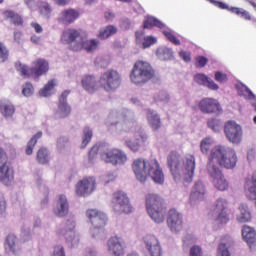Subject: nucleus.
<instances>
[{"label":"nucleus","instance_id":"obj_1","mask_svg":"<svg viewBox=\"0 0 256 256\" xmlns=\"http://www.w3.org/2000/svg\"><path fill=\"white\" fill-rule=\"evenodd\" d=\"M168 167L173 175L174 181H185L191 183L195 175V156L189 155L184 159L176 152L168 156Z\"/></svg>","mask_w":256,"mask_h":256},{"label":"nucleus","instance_id":"obj_2","mask_svg":"<svg viewBox=\"0 0 256 256\" xmlns=\"http://www.w3.org/2000/svg\"><path fill=\"white\" fill-rule=\"evenodd\" d=\"M132 169L137 181H140V183H145L147 177H151L154 183L158 185L165 183V175L157 160L146 161L143 158L135 159L132 163Z\"/></svg>","mask_w":256,"mask_h":256},{"label":"nucleus","instance_id":"obj_3","mask_svg":"<svg viewBox=\"0 0 256 256\" xmlns=\"http://www.w3.org/2000/svg\"><path fill=\"white\" fill-rule=\"evenodd\" d=\"M108 127H115L118 133H131L136 131L137 121L135 112L127 108H121L118 112H111L106 121Z\"/></svg>","mask_w":256,"mask_h":256},{"label":"nucleus","instance_id":"obj_4","mask_svg":"<svg viewBox=\"0 0 256 256\" xmlns=\"http://www.w3.org/2000/svg\"><path fill=\"white\" fill-rule=\"evenodd\" d=\"M208 163L220 165L224 169H235L237 165V153L233 148L215 146L210 152Z\"/></svg>","mask_w":256,"mask_h":256},{"label":"nucleus","instance_id":"obj_5","mask_svg":"<svg viewBox=\"0 0 256 256\" xmlns=\"http://www.w3.org/2000/svg\"><path fill=\"white\" fill-rule=\"evenodd\" d=\"M97 153L101 154L105 163H111V165H125V163H127V154L119 149L109 150V145H107V143L94 145L89 151V159H93Z\"/></svg>","mask_w":256,"mask_h":256},{"label":"nucleus","instance_id":"obj_6","mask_svg":"<svg viewBox=\"0 0 256 256\" xmlns=\"http://www.w3.org/2000/svg\"><path fill=\"white\" fill-rule=\"evenodd\" d=\"M145 206L148 216L154 223L161 224L165 221L167 209L163 205V198L157 194H147L145 197Z\"/></svg>","mask_w":256,"mask_h":256},{"label":"nucleus","instance_id":"obj_7","mask_svg":"<svg viewBox=\"0 0 256 256\" xmlns=\"http://www.w3.org/2000/svg\"><path fill=\"white\" fill-rule=\"evenodd\" d=\"M154 77L155 70L151 64L145 61H137L130 73L131 83L140 87L145 85V83H148V81H151V79Z\"/></svg>","mask_w":256,"mask_h":256},{"label":"nucleus","instance_id":"obj_8","mask_svg":"<svg viewBox=\"0 0 256 256\" xmlns=\"http://www.w3.org/2000/svg\"><path fill=\"white\" fill-rule=\"evenodd\" d=\"M77 223L74 218H69L66 221L60 224V227L57 229L58 237H64L68 247H77L79 245V241H81V237L79 233L75 231Z\"/></svg>","mask_w":256,"mask_h":256},{"label":"nucleus","instance_id":"obj_9","mask_svg":"<svg viewBox=\"0 0 256 256\" xmlns=\"http://www.w3.org/2000/svg\"><path fill=\"white\" fill-rule=\"evenodd\" d=\"M16 71L21 73L22 77H34V79H39L41 75H45L49 71V62L45 59H38L34 62L32 68H28L27 65L16 62L15 63Z\"/></svg>","mask_w":256,"mask_h":256},{"label":"nucleus","instance_id":"obj_10","mask_svg":"<svg viewBox=\"0 0 256 256\" xmlns=\"http://www.w3.org/2000/svg\"><path fill=\"white\" fill-rule=\"evenodd\" d=\"M229 202L225 198H218L211 209V217L216 225L229 223Z\"/></svg>","mask_w":256,"mask_h":256},{"label":"nucleus","instance_id":"obj_11","mask_svg":"<svg viewBox=\"0 0 256 256\" xmlns=\"http://www.w3.org/2000/svg\"><path fill=\"white\" fill-rule=\"evenodd\" d=\"M206 171L215 189L218 191H227V189H229V182L225 178V175H223L219 165L213 164V162H208L206 165Z\"/></svg>","mask_w":256,"mask_h":256},{"label":"nucleus","instance_id":"obj_12","mask_svg":"<svg viewBox=\"0 0 256 256\" xmlns=\"http://www.w3.org/2000/svg\"><path fill=\"white\" fill-rule=\"evenodd\" d=\"M122 81L123 78L119 72L116 70H108L101 74L99 84L110 93L111 91H117V89L121 87Z\"/></svg>","mask_w":256,"mask_h":256},{"label":"nucleus","instance_id":"obj_13","mask_svg":"<svg viewBox=\"0 0 256 256\" xmlns=\"http://www.w3.org/2000/svg\"><path fill=\"white\" fill-rule=\"evenodd\" d=\"M112 208L115 213L118 215H129V213L133 212V206H131V202L129 201V197L123 191H118L114 193L112 199Z\"/></svg>","mask_w":256,"mask_h":256},{"label":"nucleus","instance_id":"obj_14","mask_svg":"<svg viewBox=\"0 0 256 256\" xmlns=\"http://www.w3.org/2000/svg\"><path fill=\"white\" fill-rule=\"evenodd\" d=\"M61 41L64 45H69L71 51H81L83 34L76 29H67L62 33Z\"/></svg>","mask_w":256,"mask_h":256},{"label":"nucleus","instance_id":"obj_15","mask_svg":"<svg viewBox=\"0 0 256 256\" xmlns=\"http://www.w3.org/2000/svg\"><path fill=\"white\" fill-rule=\"evenodd\" d=\"M224 133L226 139L233 143V145H239L243 140V128L235 121H228L224 126Z\"/></svg>","mask_w":256,"mask_h":256},{"label":"nucleus","instance_id":"obj_16","mask_svg":"<svg viewBox=\"0 0 256 256\" xmlns=\"http://www.w3.org/2000/svg\"><path fill=\"white\" fill-rule=\"evenodd\" d=\"M184 225L183 213L175 208L170 209L167 216V226L171 233L179 234L183 231Z\"/></svg>","mask_w":256,"mask_h":256},{"label":"nucleus","instance_id":"obj_17","mask_svg":"<svg viewBox=\"0 0 256 256\" xmlns=\"http://www.w3.org/2000/svg\"><path fill=\"white\" fill-rule=\"evenodd\" d=\"M86 217L89 218L93 227H100V229H94L99 234L103 233V228L107 224V215L97 209H89L86 211Z\"/></svg>","mask_w":256,"mask_h":256},{"label":"nucleus","instance_id":"obj_18","mask_svg":"<svg viewBox=\"0 0 256 256\" xmlns=\"http://www.w3.org/2000/svg\"><path fill=\"white\" fill-rule=\"evenodd\" d=\"M200 111L202 113H206L208 115L215 114V115H221L223 113V108H221V104H219V101L212 98H204L199 102L198 105Z\"/></svg>","mask_w":256,"mask_h":256},{"label":"nucleus","instance_id":"obj_19","mask_svg":"<svg viewBox=\"0 0 256 256\" xmlns=\"http://www.w3.org/2000/svg\"><path fill=\"white\" fill-rule=\"evenodd\" d=\"M206 193L207 189L205 188V184L203 183V181H196L190 193L191 207H196V205H199L200 201H203V199H205Z\"/></svg>","mask_w":256,"mask_h":256},{"label":"nucleus","instance_id":"obj_20","mask_svg":"<svg viewBox=\"0 0 256 256\" xmlns=\"http://www.w3.org/2000/svg\"><path fill=\"white\" fill-rule=\"evenodd\" d=\"M52 211L55 217H59L60 219H63L69 215V200L65 194H60L57 196Z\"/></svg>","mask_w":256,"mask_h":256},{"label":"nucleus","instance_id":"obj_21","mask_svg":"<svg viewBox=\"0 0 256 256\" xmlns=\"http://www.w3.org/2000/svg\"><path fill=\"white\" fill-rule=\"evenodd\" d=\"M69 90L64 91L59 97L58 107L55 112V117L57 119H66L71 115V105L67 102V97H69Z\"/></svg>","mask_w":256,"mask_h":256},{"label":"nucleus","instance_id":"obj_22","mask_svg":"<svg viewBox=\"0 0 256 256\" xmlns=\"http://www.w3.org/2000/svg\"><path fill=\"white\" fill-rule=\"evenodd\" d=\"M15 179V174L13 172V167L7 162V155L5 160H0V181L3 185L9 187Z\"/></svg>","mask_w":256,"mask_h":256},{"label":"nucleus","instance_id":"obj_23","mask_svg":"<svg viewBox=\"0 0 256 256\" xmlns=\"http://www.w3.org/2000/svg\"><path fill=\"white\" fill-rule=\"evenodd\" d=\"M95 191V178L89 177L80 180L76 185V194L79 197H89Z\"/></svg>","mask_w":256,"mask_h":256},{"label":"nucleus","instance_id":"obj_24","mask_svg":"<svg viewBox=\"0 0 256 256\" xmlns=\"http://www.w3.org/2000/svg\"><path fill=\"white\" fill-rule=\"evenodd\" d=\"M147 256H161V244L154 235L148 234L143 238Z\"/></svg>","mask_w":256,"mask_h":256},{"label":"nucleus","instance_id":"obj_25","mask_svg":"<svg viewBox=\"0 0 256 256\" xmlns=\"http://www.w3.org/2000/svg\"><path fill=\"white\" fill-rule=\"evenodd\" d=\"M108 253L114 256H125V242L114 236L107 241Z\"/></svg>","mask_w":256,"mask_h":256},{"label":"nucleus","instance_id":"obj_26","mask_svg":"<svg viewBox=\"0 0 256 256\" xmlns=\"http://www.w3.org/2000/svg\"><path fill=\"white\" fill-rule=\"evenodd\" d=\"M79 11L73 8L62 10L57 18L58 23L61 25H72L79 19Z\"/></svg>","mask_w":256,"mask_h":256},{"label":"nucleus","instance_id":"obj_27","mask_svg":"<svg viewBox=\"0 0 256 256\" xmlns=\"http://www.w3.org/2000/svg\"><path fill=\"white\" fill-rule=\"evenodd\" d=\"M4 247L5 250L8 253H12V255H21V251L23 249L21 246V240H19L15 234H9L6 237Z\"/></svg>","mask_w":256,"mask_h":256},{"label":"nucleus","instance_id":"obj_28","mask_svg":"<svg viewBox=\"0 0 256 256\" xmlns=\"http://www.w3.org/2000/svg\"><path fill=\"white\" fill-rule=\"evenodd\" d=\"M147 141V135L140 134V138H136L135 141L125 140L124 145L130 149L133 153H139L143 149V145Z\"/></svg>","mask_w":256,"mask_h":256},{"label":"nucleus","instance_id":"obj_29","mask_svg":"<svg viewBox=\"0 0 256 256\" xmlns=\"http://www.w3.org/2000/svg\"><path fill=\"white\" fill-rule=\"evenodd\" d=\"M242 239L245 241L250 247L255 245L256 243V231L255 228L251 226L244 225L241 230Z\"/></svg>","mask_w":256,"mask_h":256},{"label":"nucleus","instance_id":"obj_30","mask_svg":"<svg viewBox=\"0 0 256 256\" xmlns=\"http://www.w3.org/2000/svg\"><path fill=\"white\" fill-rule=\"evenodd\" d=\"M99 40L97 39H90L87 40L85 36H82V41L80 42L81 45V51L84 49L86 53H93L99 49Z\"/></svg>","mask_w":256,"mask_h":256},{"label":"nucleus","instance_id":"obj_31","mask_svg":"<svg viewBox=\"0 0 256 256\" xmlns=\"http://www.w3.org/2000/svg\"><path fill=\"white\" fill-rule=\"evenodd\" d=\"M147 121L154 131H157L161 127V117L155 110L148 109L146 111Z\"/></svg>","mask_w":256,"mask_h":256},{"label":"nucleus","instance_id":"obj_32","mask_svg":"<svg viewBox=\"0 0 256 256\" xmlns=\"http://www.w3.org/2000/svg\"><path fill=\"white\" fill-rule=\"evenodd\" d=\"M81 83L82 87L85 89V91H88V93L97 91V80L95 79V76L86 75L82 78Z\"/></svg>","mask_w":256,"mask_h":256},{"label":"nucleus","instance_id":"obj_33","mask_svg":"<svg viewBox=\"0 0 256 256\" xmlns=\"http://www.w3.org/2000/svg\"><path fill=\"white\" fill-rule=\"evenodd\" d=\"M239 213L236 216L238 223H249L251 221V211L247 204H240Z\"/></svg>","mask_w":256,"mask_h":256},{"label":"nucleus","instance_id":"obj_34","mask_svg":"<svg viewBox=\"0 0 256 256\" xmlns=\"http://www.w3.org/2000/svg\"><path fill=\"white\" fill-rule=\"evenodd\" d=\"M37 162L40 165H47L49 161H51V153H49V149L42 147L37 152Z\"/></svg>","mask_w":256,"mask_h":256},{"label":"nucleus","instance_id":"obj_35","mask_svg":"<svg viewBox=\"0 0 256 256\" xmlns=\"http://www.w3.org/2000/svg\"><path fill=\"white\" fill-rule=\"evenodd\" d=\"M246 193L250 199H256V171L252 175V179L245 186Z\"/></svg>","mask_w":256,"mask_h":256},{"label":"nucleus","instance_id":"obj_36","mask_svg":"<svg viewBox=\"0 0 256 256\" xmlns=\"http://www.w3.org/2000/svg\"><path fill=\"white\" fill-rule=\"evenodd\" d=\"M156 55L161 61H170V59H173V50L167 47H160L157 49Z\"/></svg>","mask_w":256,"mask_h":256},{"label":"nucleus","instance_id":"obj_37","mask_svg":"<svg viewBox=\"0 0 256 256\" xmlns=\"http://www.w3.org/2000/svg\"><path fill=\"white\" fill-rule=\"evenodd\" d=\"M38 11L44 19H50L51 13H53V9L51 8V5H49L47 2H39Z\"/></svg>","mask_w":256,"mask_h":256},{"label":"nucleus","instance_id":"obj_38","mask_svg":"<svg viewBox=\"0 0 256 256\" xmlns=\"http://www.w3.org/2000/svg\"><path fill=\"white\" fill-rule=\"evenodd\" d=\"M117 31V26L108 25L100 30L98 37L99 39H109V37H112V35H116Z\"/></svg>","mask_w":256,"mask_h":256},{"label":"nucleus","instance_id":"obj_39","mask_svg":"<svg viewBox=\"0 0 256 256\" xmlns=\"http://www.w3.org/2000/svg\"><path fill=\"white\" fill-rule=\"evenodd\" d=\"M150 27H158V29H164L165 24L155 17L148 16L144 21V29H150Z\"/></svg>","mask_w":256,"mask_h":256},{"label":"nucleus","instance_id":"obj_40","mask_svg":"<svg viewBox=\"0 0 256 256\" xmlns=\"http://www.w3.org/2000/svg\"><path fill=\"white\" fill-rule=\"evenodd\" d=\"M41 137H43V132L39 131L29 140L26 147V155H33V149Z\"/></svg>","mask_w":256,"mask_h":256},{"label":"nucleus","instance_id":"obj_41","mask_svg":"<svg viewBox=\"0 0 256 256\" xmlns=\"http://www.w3.org/2000/svg\"><path fill=\"white\" fill-rule=\"evenodd\" d=\"M91 139H93V130L89 127H85L83 129L81 149H85V147L91 143Z\"/></svg>","mask_w":256,"mask_h":256},{"label":"nucleus","instance_id":"obj_42","mask_svg":"<svg viewBox=\"0 0 256 256\" xmlns=\"http://www.w3.org/2000/svg\"><path fill=\"white\" fill-rule=\"evenodd\" d=\"M0 110L4 117H13V113H15V106L10 102H4L0 104Z\"/></svg>","mask_w":256,"mask_h":256},{"label":"nucleus","instance_id":"obj_43","mask_svg":"<svg viewBox=\"0 0 256 256\" xmlns=\"http://www.w3.org/2000/svg\"><path fill=\"white\" fill-rule=\"evenodd\" d=\"M207 125L214 133H219L223 129V122L217 118L208 119Z\"/></svg>","mask_w":256,"mask_h":256},{"label":"nucleus","instance_id":"obj_44","mask_svg":"<svg viewBox=\"0 0 256 256\" xmlns=\"http://www.w3.org/2000/svg\"><path fill=\"white\" fill-rule=\"evenodd\" d=\"M5 15L7 17V19H10L11 23H13V25L19 26V25H23V18H21V16L19 14H16L13 11H6Z\"/></svg>","mask_w":256,"mask_h":256},{"label":"nucleus","instance_id":"obj_45","mask_svg":"<svg viewBox=\"0 0 256 256\" xmlns=\"http://www.w3.org/2000/svg\"><path fill=\"white\" fill-rule=\"evenodd\" d=\"M231 13H234L235 15H238L242 19H245L246 21H251V14L243 8L239 7H231L230 9Z\"/></svg>","mask_w":256,"mask_h":256},{"label":"nucleus","instance_id":"obj_46","mask_svg":"<svg viewBox=\"0 0 256 256\" xmlns=\"http://www.w3.org/2000/svg\"><path fill=\"white\" fill-rule=\"evenodd\" d=\"M53 87H55V81L54 80H50L43 89H41L39 91V94L41 97H51V95L53 94Z\"/></svg>","mask_w":256,"mask_h":256},{"label":"nucleus","instance_id":"obj_47","mask_svg":"<svg viewBox=\"0 0 256 256\" xmlns=\"http://www.w3.org/2000/svg\"><path fill=\"white\" fill-rule=\"evenodd\" d=\"M163 35L170 41V43H173L174 45H181V41L175 37V34L173 30L167 28L166 30H163Z\"/></svg>","mask_w":256,"mask_h":256},{"label":"nucleus","instance_id":"obj_48","mask_svg":"<svg viewBox=\"0 0 256 256\" xmlns=\"http://www.w3.org/2000/svg\"><path fill=\"white\" fill-rule=\"evenodd\" d=\"M197 243V237L194 234H186L183 238V247L189 249L191 245Z\"/></svg>","mask_w":256,"mask_h":256},{"label":"nucleus","instance_id":"obj_49","mask_svg":"<svg viewBox=\"0 0 256 256\" xmlns=\"http://www.w3.org/2000/svg\"><path fill=\"white\" fill-rule=\"evenodd\" d=\"M212 145H213V138L211 137L204 138L200 143V149L202 153L204 154L209 153V149H211Z\"/></svg>","mask_w":256,"mask_h":256},{"label":"nucleus","instance_id":"obj_50","mask_svg":"<svg viewBox=\"0 0 256 256\" xmlns=\"http://www.w3.org/2000/svg\"><path fill=\"white\" fill-rule=\"evenodd\" d=\"M154 99L155 101H159L160 103H163L165 105L169 103L171 97L169 96V93H167V91L162 90L154 97Z\"/></svg>","mask_w":256,"mask_h":256},{"label":"nucleus","instance_id":"obj_51","mask_svg":"<svg viewBox=\"0 0 256 256\" xmlns=\"http://www.w3.org/2000/svg\"><path fill=\"white\" fill-rule=\"evenodd\" d=\"M95 229H101V226H92L90 228V235L93 239H104L105 237V228H102V233L99 234V231Z\"/></svg>","mask_w":256,"mask_h":256},{"label":"nucleus","instance_id":"obj_52","mask_svg":"<svg viewBox=\"0 0 256 256\" xmlns=\"http://www.w3.org/2000/svg\"><path fill=\"white\" fill-rule=\"evenodd\" d=\"M157 43V38L153 36H146L141 41L140 45H142L143 49H148L151 45H155Z\"/></svg>","mask_w":256,"mask_h":256},{"label":"nucleus","instance_id":"obj_53","mask_svg":"<svg viewBox=\"0 0 256 256\" xmlns=\"http://www.w3.org/2000/svg\"><path fill=\"white\" fill-rule=\"evenodd\" d=\"M9 59V49L3 42H0V60L1 63H5Z\"/></svg>","mask_w":256,"mask_h":256},{"label":"nucleus","instance_id":"obj_54","mask_svg":"<svg viewBox=\"0 0 256 256\" xmlns=\"http://www.w3.org/2000/svg\"><path fill=\"white\" fill-rule=\"evenodd\" d=\"M109 63V57L98 56L95 59V64L98 65V67H101L102 69H107V67H109Z\"/></svg>","mask_w":256,"mask_h":256},{"label":"nucleus","instance_id":"obj_55","mask_svg":"<svg viewBox=\"0 0 256 256\" xmlns=\"http://www.w3.org/2000/svg\"><path fill=\"white\" fill-rule=\"evenodd\" d=\"M216 256H231L229 253V247L225 243H220L217 248Z\"/></svg>","mask_w":256,"mask_h":256},{"label":"nucleus","instance_id":"obj_56","mask_svg":"<svg viewBox=\"0 0 256 256\" xmlns=\"http://www.w3.org/2000/svg\"><path fill=\"white\" fill-rule=\"evenodd\" d=\"M239 95H242L243 97L249 100L255 99V94H253V91H251V89H249L247 86H243L239 90Z\"/></svg>","mask_w":256,"mask_h":256},{"label":"nucleus","instance_id":"obj_57","mask_svg":"<svg viewBox=\"0 0 256 256\" xmlns=\"http://www.w3.org/2000/svg\"><path fill=\"white\" fill-rule=\"evenodd\" d=\"M35 89L33 88V84H31V82H26L23 85V89H22V95H24V97H31V95H33Z\"/></svg>","mask_w":256,"mask_h":256},{"label":"nucleus","instance_id":"obj_58","mask_svg":"<svg viewBox=\"0 0 256 256\" xmlns=\"http://www.w3.org/2000/svg\"><path fill=\"white\" fill-rule=\"evenodd\" d=\"M67 143H69V138L62 136L57 140V149L60 153L65 151V147H67Z\"/></svg>","mask_w":256,"mask_h":256},{"label":"nucleus","instance_id":"obj_59","mask_svg":"<svg viewBox=\"0 0 256 256\" xmlns=\"http://www.w3.org/2000/svg\"><path fill=\"white\" fill-rule=\"evenodd\" d=\"M208 80H209V77H207V75L205 74H196L194 76V81L198 83V85H203V87L207 85Z\"/></svg>","mask_w":256,"mask_h":256},{"label":"nucleus","instance_id":"obj_60","mask_svg":"<svg viewBox=\"0 0 256 256\" xmlns=\"http://www.w3.org/2000/svg\"><path fill=\"white\" fill-rule=\"evenodd\" d=\"M21 238L23 241H30L31 239V228L29 226H23L21 229Z\"/></svg>","mask_w":256,"mask_h":256},{"label":"nucleus","instance_id":"obj_61","mask_svg":"<svg viewBox=\"0 0 256 256\" xmlns=\"http://www.w3.org/2000/svg\"><path fill=\"white\" fill-rule=\"evenodd\" d=\"M189 255L190 256H203V249L199 245H193L190 248Z\"/></svg>","mask_w":256,"mask_h":256},{"label":"nucleus","instance_id":"obj_62","mask_svg":"<svg viewBox=\"0 0 256 256\" xmlns=\"http://www.w3.org/2000/svg\"><path fill=\"white\" fill-rule=\"evenodd\" d=\"M120 27H121V29H123V31H129V29H131V27H133V22H131L129 20V18H123L120 21Z\"/></svg>","mask_w":256,"mask_h":256},{"label":"nucleus","instance_id":"obj_63","mask_svg":"<svg viewBox=\"0 0 256 256\" xmlns=\"http://www.w3.org/2000/svg\"><path fill=\"white\" fill-rule=\"evenodd\" d=\"M215 81L218 83H227V74L221 71L215 72Z\"/></svg>","mask_w":256,"mask_h":256},{"label":"nucleus","instance_id":"obj_64","mask_svg":"<svg viewBox=\"0 0 256 256\" xmlns=\"http://www.w3.org/2000/svg\"><path fill=\"white\" fill-rule=\"evenodd\" d=\"M52 256H65V248L62 245L54 247Z\"/></svg>","mask_w":256,"mask_h":256}]
</instances>
